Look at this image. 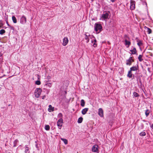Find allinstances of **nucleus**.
<instances>
[{
    "mask_svg": "<svg viewBox=\"0 0 153 153\" xmlns=\"http://www.w3.org/2000/svg\"><path fill=\"white\" fill-rule=\"evenodd\" d=\"M110 17V12L109 11H105L101 15L100 18L102 20L106 21Z\"/></svg>",
    "mask_w": 153,
    "mask_h": 153,
    "instance_id": "f257e3e1",
    "label": "nucleus"
},
{
    "mask_svg": "<svg viewBox=\"0 0 153 153\" xmlns=\"http://www.w3.org/2000/svg\"><path fill=\"white\" fill-rule=\"evenodd\" d=\"M42 91V89L40 88H36L34 92V95L35 97L37 98H39L41 93Z\"/></svg>",
    "mask_w": 153,
    "mask_h": 153,
    "instance_id": "f03ea898",
    "label": "nucleus"
},
{
    "mask_svg": "<svg viewBox=\"0 0 153 153\" xmlns=\"http://www.w3.org/2000/svg\"><path fill=\"white\" fill-rule=\"evenodd\" d=\"M94 28L96 31L99 33L101 30L102 26L100 24L95 23L94 25Z\"/></svg>",
    "mask_w": 153,
    "mask_h": 153,
    "instance_id": "7ed1b4c3",
    "label": "nucleus"
},
{
    "mask_svg": "<svg viewBox=\"0 0 153 153\" xmlns=\"http://www.w3.org/2000/svg\"><path fill=\"white\" fill-rule=\"evenodd\" d=\"M63 122V120L62 118H60L57 122V126L59 129L61 128V127L62 126Z\"/></svg>",
    "mask_w": 153,
    "mask_h": 153,
    "instance_id": "20e7f679",
    "label": "nucleus"
},
{
    "mask_svg": "<svg viewBox=\"0 0 153 153\" xmlns=\"http://www.w3.org/2000/svg\"><path fill=\"white\" fill-rule=\"evenodd\" d=\"M85 39L86 40V42L88 43L89 42V38L90 37L91 39H92V36H90L88 33H86L85 34Z\"/></svg>",
    "mask_w": 153,
    "mask_h": 153,
    "instance_id": "39448f33",
    "label": "nucleus"
},
{
    "mask_svg": "<svg viewBox=\"0 0 153 153\" xmlns=\"http://www.w3.org/2000/svg\"><path fill=\"white\" fill-rule=\"evenodd\" d=\"M132 58V57H130L128 59L126 60V64L127 65H131L132 63L134 61Z\"/></svg>",
    "mask_w": 153,
    "mask_h": 153,
    "instance_id": "423d86ee",
    "label": "nucleus"
},
{
    "mask_svg": "<svg viewBox=\"0 0 153 153\" xmlns=\"http://www.w3.org/2000/svg\"><path fill=\"white\" fill-rule=\"evenodd\" d=\"M26 18L25 16L23 15L20 19V23L22 24H25L26 22Z\"/></svg>",
    "mask_w": 153,
    "mask_h": 153,
    "instance_id": "0eeeda50",
    "label": "nucleus"
},
{
    "mask_svg": "<svg viewBox=\"0 0 153 153\" xmlns=\"http://www.w3.org/2000/svg\"><path fill=\"white\" fill-rule=\"evenodd\" d=\"M92 39L91 41V43L93 44V46L94 48H95L97 47V44L96 43L97 42L96 40L93 36L92 35Z\"/></svg>",
    "mask_w": 153,
    "mask_h": 153,
    "instance_id": "6e6552de",
    "label": "nucleus"
},
{
    "mask_svg": "<svg viewBox=\"0 0 153 153\" xmlns=\"http://www.w3.org/2000/svg\"><path fill=\"white\" fill-rule=\"evenodd\" d=\"M98 150V146L97 145H94L92 148V151L94 152H97Z\"/></svg>",
    "mask_w": 153,
    "mask_h": 153,
    "instance_id": "1a4fd4ad",
    "label": "nucleus"
},
{
    "mask_svg": "<svg viewBox=\"0 0 153 153\" xmlns=\"http://www.w3.org/2000/svg\"><path fill=\"white\" fill-rule=\"evenodd\" d=\"M68 39L67 37H65L63 39L62 45L64 46H66L68 43Z\"/></svg>",
    "mask_w": 153,
    "mask_h": 153,
    "instance_id": "9d476101",
    "label": "nucleus"
},
{
    "mask_svg": "<svg viewBox=\"0 0 153 153\" xmlns=\"http://www.w3.org/2000/svg\"><path fill=\"white\" fill-rule=\"evenodd\" d=\"M130 7L131 10L134 9L135 7V1H134L131 0Z\"/></svg>",
    "mask_w": 153,
    "mask_h": 153,
    "instance_id": "9b49d317",
    "label": "nucleus"
},
{
    "mask_svg": "<svg viewBox=\"0 0 153 153\" xmlns=\"http://www.w3.org/2000/svg\"><path fill=\"white\" fill-rule=\"evenodd\" d=\"M98 114L101 117H103V111L102 109L101 108H99L98 109Z\"/></svg>",
    "mask_w": 153,
    "mask_h": 153,
    "instance_id": "f8f14e48",
    "label": "nucleus"
},
{
    "mask_svg": "<svg viewBox=\"0 0 153 153\" xmlns=\"http://www.w3.org/2000/svg\"><path fill=\"white\" fill-rule=\"evenodd\" d=\"M138 65H137V66H133L132 67H131L130 68V71H137V70H138Z\"/></svg>",
    "mask_w": 153,
    "mask_h": 153,
    "instance_id": "ddd939ff",
    "label": "nucleus"
},
{
    "mask_svg": "<svg viewBox=\"0 0 153 153\" xmlns=\"http://www.w3.org/2000/svg\"><path fill=\"white\" fill-rule=\"evenodd\" d=\"M125 45L126 46H127L126 47L128 48L131 44V42L130 41L127 40H125Z\"/></svg>",
    "mask_w": 153,
    "mask_h": 153,
    "instance_id": "4468645a",
    "label": "nucleus"
},
{
    "mask_svg": "<svg viewBox=\"0 0 153 153\" xmlns=\"http://www.w3.org/2000/svg\"><path fill=\"white\" fill-rule=\"evenodd\" d=\"M137 45L139 47H140L141 46L143 45L142 41V40L138 39L137 40Z\"/></svg>",
    "mask_w": 153,
    "mask_h": 153,
    "instance_id": "2eb2a0df",
    "label": "nucleus"
},
{
    "mask_svg": "<svg viewBox=\"0 0 153 153\" xmlns=\"http://www.w3.org/2000/svg\"><path fill=\"white\" fill-rule=\"evenodd\" d=\"M88 108H85L83 109L82 111V113L83 115L85 114L86 113L88 110Z\"/></svg>",
    "mask_w": 153,
    "mask_h": 153,
    "instance_id": "dca6fc26",
    "label": "nucleus"
},
{
    "mask_svg": "<svg viewBox=\"0 0 153 153\" xmlns=\"http://www.w3.org/2000/svg\"><path fill=\"white\" fill-rule=\"evenodd\" d=\"M130 51L131 52V54H135L136 53V48L134 47V48L130 50Z\"/></svg>",
    "mask_w": 153,
    "mask_h": 153,
    "instance_id": "f3484780",
    "label": "nucleus"
},
{
    "mask_svg": "<svg viewBox=\"0 0 153 153\" xmlns=\"http://www.w3.org/2000/svg\"><path fill=\"white\" fill-rule=\"evenodd\" d=\"M49 108L48 109V111L49 112L53 111H54V107H52L51 105H49Z\"/></svg>",
    "mask_w": 153,
    "mask_h": 153,
    "instance_id": "a211bd4d",
    "label": "nucleus"
},
{
    "mask_svg": "<svg viewBox=\"0 0 153 153\" xmlns=\"http://www.w3.org/2000/svg\"><path fill=\"white\" fill-rule=\"evenodd\" d=\"M132 72L130 70L128 71V74L127 75V76L128 77L130 78L132 77Z\"/></svg>",
    "mask_w": 153,
    "mask_h": 153,
    "instance_id": "6ab92c4d",
    "label": "nucleus"
},
{
    "mask_svg": "<svg viewBox=\"0 0 153 153\" xmlns=\"http://www.w3.org/2000/svg\"><path fill=\"white\" fill-rule=\"evenodd\" d=\"M25 153H29V148L28 147L27 145H26L25 146Z\"/></svg>",
    "mask_w": 153,
    "mask_h": 153,
    "instance_id": "aec40b11",
    "label": "nucleus"
},
{
    "mask_svg": "<svg viewBox=\"0 0 153 153\" xmlns=\"http://www.w3.org/2000/svg\"><path fill=\"white\" fill-rule=\"evenodd\" d=\"M60 139L64 142L65 144L66 145L68 144V141L66 139L61 138Z\"/></svg>",
    "mask_w": 153,
    "mask_h": 153,
    "instance_id": "412c9836",
    "label": "nucleus"
},
{
    "mask_svg": "<svg viewBox=\"0 0 153 153\" xmlns=\"http://www.w3.org/2000/svg\"><path fill=\"white\" fill-rule=\"evenodd\" d=\"M80 105L82 107H84L85 106V102L82 99L81 100Z\"/></svg>",
    "mask_w": 153,
    "mask_h": 153,
    "instance_id": "4be33fe9",
    "label": "nucleus"
},
{
    "mask_svg": "<svg viewBox=\"0 0 153 153\" xmlns=\"http://www.w3.org/2000/svg\"><path fill=\"white\" fill-rule=\"evenodd\" d=\"M144 27L145 29L146 28L147 29V31L148 34H149L152 33V30L151 29H150L148 27Z\"/></svg>",
    "mask_w": 153,
    "mask_h": 153,
    "instance_id": "5701e85b",
    "label": "nucleus"
},
{
    "mask_svg": "<svg viewBox=\"0 0 153 153\" xmlns=\"http://www.w3.org/2000/svg\"><path fill=\"white\" fill-rule=\"evenodd\" d=\"M12 19L14 23H16L17 22V20L15 16H12Z\"/></svg>",
    "mask_w": 153,
    "mask_h": 153,
    "instance_id": "b1692460",
    "label": "nucleus"
},
{
    "mask_svg": "<svg viewBox=\"0 0 153 153\" xmlns=\"http://www.w3.org/2000/svg\"><path fill=\"white\" fill-rule=\"evenodd\" d=\"M139 135L141 136H144L146 135V133L144 131L141 132L139 134Z\"/></svg>",
    "mask_w": 153,
    "mask_h": 153,
    "instance_id": "393cba45",
    "label": "nucleus"
},
{
    "mask_svg": "<svg viewBox=\"0 0 153 153\" xmlns=\"http://www.w3.org/2000/svg\"><path fill=\"white\" fill-rule=\"evenodd\" d=\"M150 111L149 110L147 109L145 111V114L146 117H147L149 115Z\"/></svg>",
    "mask_w": 153,
    "mask_h": 153,
    "instance_id": "a878e982",
    "label": "nucleus"
},
{
    "mask_svg": "<svg viewBox=\"0 0 153 153\" xmlns=\"http://www.w3.org/2000/svg\"><path fill=\"white\" fill-rule=\"evenodd\" d=\"M82 120L83 118L82 117H80L79 118L77 121V122L79 123H81L82 122Z\"/></svg>",
    "mask_w": 153,
    "mask_h": 153,
    "instance_id": "bb28decb",
    "label": "nucleus"
},
{
    "mask_svg": "<svg viewBox=\"0 0 153 153\" xmlns=\"http://www.w3.org/2000/svg\"><path fill=\"white\" fill-rule=\"evenodd\" d=\"M143 55H140L138 57V59L139 61L141 62L143 60V59H142Z\"/></svg>",
    "mask_w": 153,
    "mask_h": 153,
    "instance_id": "cd10ccee",
    "label": "nucleus"
},
{
    "mask_svg": "<svg viewBox=\"0 0 153 153\" xmlns=\"http://www.w3.org/2000/svg\"><path fill=\"white\" fill-rule=\"evenodd\" d=\"M133 96L134 97H137L139 96V94L136 92H134L133 93Z\"/></svg>",
    "mask_w": 153,
    "mask_h": 153,
    "instance_id": "c85d7f7f",
    "label": "nucleus"
},
{
    "mask_svg": "<svg viewBox=\"0 0 153 153\" xmlns=\"http://www.w3.org/2000/svg\"><path fill=\"white\" fill-rule=\"evenodd\" d=\"M124 39H125V40H128L129 39V38L128 36L127 35H125Z\"/></svg>",
    "mask_w": 153,
    "mask_h": 153,
    "instance_id": "c756f323",
    "label": "nucleus"
},
{
    "mask_svg": "<svg viewBox=\"0 0 153 153\" xmlns=\"http://www.w3.org/2000/svg\"><path fill=\"white\" fill-rule=\"evenodd\" d=\"M50 127L48 125H46L45 127V129L46 130H49L50 129Z\"/></svg>",
    "mask_w": 153,
    "mask_h": 153,
    "instance_id": "7c9ffc66",
    "label": "nucleus"
},
{
    "mask_svg": "<svg viewBox=\"0 0 153 153\" xmlns=\"http://www.w3.org/2000/svg\"><path fill=\"white\" fill-rule=\"evenodd\" d=\"M5 33V31L4 29H1L0 30V34L2 35Z\"/></svg>",
    "mask_w": 153,
    "mask_h": 153,
    "instance_id": "2f4dec72",
    "label": "nucleus"
},
{
    "mask_svg": "<svg viewBox=\"0 0 153 153\" xmlns=\"http://www.w3.org/2000/svg\"><path fill=\"white\" fill-rule=\"evenodd\" d=\"M62 114L61 113H59L58 115V117L60 118H62Z\"/></svg>",
    "mask_w": 153,
    "mask_h": 153,
    "instance_id": "473e14b6",
    "label": "nucleus"
},
{
    "mask_svg": "<svg viewBox=\"0 0 153 153\" xmlns=\"http://www.w3.org/2000/svg\"><path fill=\"white\" fill-rule=\"evenodd\" d=\"M35 84L37 85H40L41 84V82L39 80L36 81L35 82Z\"/></svg>",
    "mask_w": 153,
    "mask_h": 153,
    "instance_id": "72a5a7b5",
    "label": "nucleus"
},
{
    "mask_svg": "<svg viewBox=\"0 0 153 153\" xmlns=\"http://www.w3.org/2000/svg\"><path fill=\"white\" fill-rule=\"evenodd\" d=\"M46 85L47 86H48V87L50 88V87H51V86H52V84H51V83L49 82V83H47L46 84Z\"/></svg>",
    "mask_w": 153,
    "mask_h": 153,
    "instance_id": "f704fd0d",
    "label": "nucleus"
},
{
    "mask_svg": "<svg viewBox=\"0 0 153 153\" xmlns=\"http://www.w3.org/2000/svg\"><path fill=\"white\" fill-rule=\"evenodd\" d=\"M138 79L139 80V82L140 84V86H141L142 85V83L141 81V79L140 78H138Z\"/></svg>",
    "mask_w": 153,
    "mask_h": 153,
    "instance_id": "c9c22d12",
    "label": "nucleus"
},
{
    "mask_svg": "<svg viewBox=\"0 0 153 153\" xmlns=\"http://www.w3.org/2000/svg\"><path fill=\"white\" fill-rule=\"evenodd\" d=\"M18 142V140H16L14 141V147L16 146V145H15V144L17 142Z\"/></svg>",
    "mask_w": 153,
    "mask_h": 153,
    "instance_id": "e433bc0d",
    "label": "nucleus"
},
{
    "mask_svg": "<svg viewBox=\"0 0 153 153\" xmlns=\"http://www.w3.org/2000/svg\"><path fill=\"white\" fill-rule=\"evenodd\" d=\"M45 97H46V96L45 95H44L43 96H42V99H44L45 98Z\"/></svg>",
    "mask_w": 153,
    "mask_h": 153,
    "instance_id": "4c0bfd02",
    "label": "nucleus"
},
{
    "mask_svg": "<svg viewBox=\"0 0 153 153\" xmlns=\"http://www.w3.org/2000/svg\"><path fill=\"white\" fill-rule=\"evenodd\" d=\"M6 23L7 24L8 26L9 27L10 26V25L8 24V23L7 21H6Z\"/></svg>",
    "mask_w": 153,
    "mask_h": 153,
    "instance_id": "58836bf2",
    "label": "nucleus"
},
{
    "mask_svg": "<svg viewBox=\"0 0 153 153\" xmlns=\"http://www.w3.org/2000/svg\"><path fill=\"white\" fill-rule=\"evenodd\" d=\"M151 128L153 129V124H152L151 126H150Z\"/></svg>",
    "mask_w": 153,
    "mask_h": 153,
    "instance_id": "ea45409f",
    "label": "nucleus"
},
{
    "mask_svg": "<svg viewBox=\"0 0 153 153\" xmlns=\"http://www.w3.org/2000/svg\"><path fill=\"white\" fill-rule=\"evenodd\" d=\"M146 122V125H148V124H149V122H148V121H147Z\"/></svg>",
    "mask_w": 153,
    "mask_h": 153,
    "instance_id": "a19ab883",
    "label": "nucleus"
},
{
    "mask_svg": "<svg viewBox=\"0 0 153 153\" xmlns=\"http://www.w3.org/2000/svg\"><path fill=\"white\" fill-rule=\"evenodd\" d=\"M2 25V23L0 21V27H1Z\"/></svg>",
    "mask_w": 153,
    "mask_h": 153,
    "instance_id": "79ce46f5",
    "label": "nucleus"
},
{
    "mask_svg": "<svg viewBox=\"0 0 153 153\" xmlns=\"http://www.w3.org/2000/svg\"><path fill=\"white\" fill-rule=\"evenodd\" d=\"M10 28L12 29H13V27H11V26H10Z\"/></svg>",
    "mask_w": 153,
    "mask_h": 153,
    "instance_id": "37998d69",
    "label": "nucleus"
},
{
    "mask_svg": "<svg viewBox=\"0 0 153 153\" xmlns=\"http://www.w3.org/2000/svg\"><path fill=\"white\" fill-rule=\"evenodd\" d=\"M143 122H146L147 121H146V120H143Z\"/></svg>",
    "mask_w": 153,
    "mask_h": 153,
    "instance_id": "c03bdc74",
    "label": "nucleus"
},
{
    "mask_svg": "<svg viewBox=\"0 0 153 153\" xmlns=\"http://www.w3.org/2000/svg\"><path fill=\"white\" fill-rule=\"evenodd\" d=\"M111 1L112 2H114V0H111Z\"/></svg>",
    "mask_w": 153,
    "mask_h": 153,
    "instance_id": "a18cd8bd",
    "label": "nucleus"
},
{
    "mask_svg": "<svg viewBox=\"0 0 153 153\" xmlns=\"http://www.w3.org/2000/svg\"><path fill=\"white\" fill-rule=\"evenodd\" d=\"M145 3H146V6H147V3L146 2H145Z\"/></svg>",
    "mask_w": 153,
    "mask_h": 153,
    "instance_id": "49530a36",
    "label": "nucleus"
},
{
    "mask_svg": "<svg viewBox=\"0 0 153 153\" xmlns=\"http://www.w3.org/2000/svg\"><path fill=\"white\" fill-rule=\"evenodd\" d=\"M92 1H93L94 0H91Z\"/></svg>",
    "mask_w": 153,
    "mask_h": 153,
    "instance_id": "de8ad7c7",
    "label": "nucleus"
},
{
    "mask_svg": "<svg viewBox=\"0 0 153 153\" xmlns=\"http://www.w3.org/2000/svg\"><path fill=\"white\" fill-rule=\"evenodd\" d=\"M2 108H4V107H3Z\"/></svg>",
    "mask_w": 153,
    "mask_h": 153,
    "instance_id": "09e8293b",
    "label": "nucleus"
}]
</instances>
